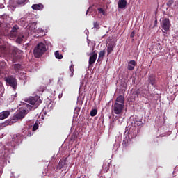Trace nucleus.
<instances>
[{
    "mask_svg": "<svg viewBox=\"0 0 178 178\" xmlns=\"http://www.w3.org/2000/svg\"><path fill=\"white\" fill-rule=\"evenodd\" d=\"M45 52H47V46L42 42L38 43L33 49V55L36 59H40Z\"/></svg>",
    "mask_w": 178,
    "mask_h": 178,
    "instance_id": "nucleus-1",
    "label": "nucleus"
},
{
    "mask_svg": "<svg viewBox=\"0 0 178 178\" xmlns=\"http://www.w3.org/2000/svg\"><path fill=\"white\" fill-rule=\"evenodd\" d=\"M27 102H29V104H31V105H33V109H35L38 107V105H40V104H42V100L40 99V96H35L29 97L27 100Z\"/></svg>",
    "mask_w": 178,
    "mask_h": 178,
    "instance_id": "nucleus-2",
    "label": "nucleus"
},
{
    "mask_svg": "<svg viewBox=\"0 0 178 178\" xmlns=\"http://www.w3.org/2000/svg\"><path fill=\"white\" fill-rule=\"evenodd\" d=\"M11 51L10 58L12 59V62L15 63V62H17V60L19 59V55H20L22 51L19 50L17 47H13Z\"/></svg>",
    "mask_w": 178,
    "mask_h": 178,
    "instance_id": "nucleus-3",
    "label": "nucleus"
},
{
    "mask_svg": "<svg viewBox=\"0 0 178 178\" xmlns=\"http://www.w3.org/2000/svg\"><path fill=\"white\" fill-rule=\"evenodd\" d=\"M6 83L7 86H10L13 88V90H16L17 88V81L16 78L13 76H8L6 79Z\"/></svg>",
    "mask_w": 178,
    "mask_h": 178,
    "instance_id": "nucleus-4",
    "label": "nucleus"
},
{
    "mask_svg": "<svg viewBox=\"0 0 178 178\" xmlns=\"http://www.w3.org/2000/svg\"><path fill=\"white\" fill-rule=\"evenodd\" d=\"M124 109V106L122 104H119L118 102H115L113 106V111L115 115H122Z\"/></svg>",
    "mask_w": 178,
    "mask_h": 178,
    "instance_id": "nucleus-5",
    "label": "nucleus"
},
{
    "mask_svg": "<svg viewBox=\"0 0 178 178\" xmlns=\"http://www.w3.org/2000/svg\"><path fill=\"white\" fill-rule=\"evenodd\" d=\"M17 33H19V26L15 25L10 30V33H4V35L10 37V38H16V37H17Z\"/></svg>",
    "mask_w": 178,
    "mask_h": 178,
    "instance_id": "nucleus-6",
    "label": "nucleus"
},
{
    "mask_svg": "<svg viewBox=\"0 0 178 178\" xmlns=\"http://www.w3.org/2000/svg\"><path fill=\"white\" fill-rule=\"evenodd\" d=\"M161 27L164 30L163 33H168L170 30V20H169V18H165L162 20Z\"/></svg>",
    "mask_w": 178,
    "mask_h": 178,
    "instance_id": "nucleus-7",
    "label": "nucleus"
},
{
    "mask_svg": "<svg viewBox=\"0 0 178 178\" xmlns=\"http://www.w3.org/2000/svg\"><path fill=\"white\" fill-rule=\"evenodd\" d=\"M27 113H29L27 112L26 110H23L21 111H19L15 115H14L13 119H14V120H20L23 119L24 118V116H26V115H27Z\"/></svg>",
    "mask_w": 178,
    "mask_h": 178,
    "instance_id": "nucleus-8",
    "label": "nucleus"
},
{
    "mask_svg": "<svg viewBox=\"0 0 178 178\" xmlns=\"http://www.w3.org/2000/svg\"><path fill=\"white\" fill-rule=\"evenodd\" d=\"M67 160V157L66 158H63L62 159L60 160L58 165H57V169H59V170L62 169H66L67 168L66 166V161Z\"/></svg>",
    "mask_w": 178,
    "mask_h": 178,
    "instance_id": "nucleus-9",
    "label": "nucleus"
},
{
    "mask_svg": "<svg viewBox=\"0 0 178 178\" xmlns=\"http://www.w3.org/2000/svg\"><path fill=\"white\" fill-rule=\"evenodd\" d=\"M93 54L89 57V66H91L95 63L98 54L97 53H92Z\"/></svg>",
    "mask_w": 178,
    "mask_h": 178,
    "instance_id": "nucleus-10",
    "label": "nucleus"
},
{
    "mask_svg": "<svg viewBox=\"0 0 178 178\" xmlns=\"http://www.w3.org/2000/svg\"><path fill=\"white\" fill-rule=\"evenodd\" d=\"M13 141L14 143H16V144H19V143H22L23 141V137L20 136V134H17L13 136Z\"/></svg>",
    "mask_w": 178,
    "mask_h": 178,
    "instance_id": "nucleus-11",
    "label": "nucleus"
},
{
    "mask_svg": "<svg viewBox=\"0 0 178 178\" xmlns=\"http://www.w3.org/2000/svg\"><path fill=\"white\" fill-rule=\"evenodd\" d=\"M127 6V1L126 0H119L118 3V9H124Z\"/></svg>",
    "mask_w": 178,
    "mask_h": 178,
    "instance_id": "nucleus-12",
    "label": "nucleus"
},
{
    "mask_svg": "<svg viewBox=\"0 0 178 178\" xmlns=\"http://www.w3.org/2000/svg\"><path fill=\"white\" fill-rule=\"evenodd\" d=\"M115 43L113 42H110L107 47V55H110L111 52H113L115 48Z\"/></svg>",
    "mask_w": 178,
    "mask_h": 178,
    "instance_id": "nucleus-13",
    "label": "nucleus"
},
{
    "mask_svg": "<svg viewBox=\"0 0 178 178\" xmlns=\"http://www.w3.org/2000/svg\"><path fill=\"white\" fill-rule=\"evenodd\" d=\"M31 8L33 10H42L44 9V5L42 3L33 4Z\"/></svg>",
    "mask_w": 178,
    "mask_h": 178,
    "instance_id": "nucleus-14",
    "label": "nucleus"
},
{
    "mask_svg": "<svg viewBox=\"0 0 178 178\" xmlns=\"http://www.w3.org/2000/svg\"><path fill=\"white\" fill-rule=\"evenodd\" d=\"M115 102L119 104L120 105H124V96L123 95H119L116 99Z\"/></svg>",
    "mask_w": 178,
    "mask_h": 178,
    "instance_id": "nucleus-15",
    "label": "nucleus"
},
{
    "mask_svg": "<svg viewBox=\"0 0 178 178\" xmlns=\"http://www.w3.org/2000/svg\"><path fill=\"white\" fill-rule=\"evenodd\" d=\"M10 115V112L9 111H6L0 113V120H3V119H6Z\"/></svg>",
    "mask_w": 178,
    "mask_h": 178,
    "instance_id": "nucleus-16",
    "label": "nucleus"
},
{
    "mask_svg": "<svg viewBox=\"0 0 178 178\" xmlns=\"http://www.w3.org/2000/svg\"><path fill=\"white\" fill-rule=\"evenodd\" d=\"M136 67V61L132 60L128 63L127 69L128 70H134V67Z\"/></svg>",
    "mask_w": 178,
    "mask_h": 178,
    "instance_id": "nucleus-17",
    "label": "nucleus"
},
{
    "mask_svg": "<svg viewBox=\"0 0 178 178\" xmlns=\"http://www.w3.org/2000/svg\"><path fill=\"white\" fill-rule=\"evenodd\" d=\"M12 67H13V69L16 73H17V72H20V70H22V65L19 64V63L13 65Z\"/></svg>",
    "mask_w": 178,
    "mask_h": 178,
    "instance_id": "nucleus-18",
    "label": "nucleus"
},
{
    "mask_svg": "<svg viewBox=\"0 0 178 178\" xmlns=\"http://www.w3.org/2000/svg\"><path fill=\"white\" fill-rule=\"evenodd\" d=\"M0 53L3 55H6L8 54V51L6 50V47L5 46H0Z\"/></svg>",
    "mask_w": 178,
    "mask_h": 178,
    "instance_id": "nucleus-19",
    "label": "nucleus"
},
{
    "mask_svg": "<svg viewBox=\"0 0 178 178\" xmlns=\"http://www.w3.org/2000/svg\"><path fill=\"white\" fill-rule=\"evenodd\" d=\"M149 84H152V86H155V77H154L153 76H149Z\"/></svg>",
    "mask_w": 178,
    "mask_h": 178,
    "instance_id": "nucleus-20",
    "label": "nucleus"
},
{
    "mask_svg": "<svg viewBox=\"0 0 178 178\" xmlns=\"http://www.w3.org/2000/svg\"><path fill=\"white\" fill-rule=\"evenodd\" d=\"M130 141H131L130 138L126 137L124 139L122 144H124L125 145V147H127V145H129L130 144Z\"/></svg>",
    "mask_w": 178,
    "mask_h": 178,
    "instance_id": "nucleus-21",
    "label": "nucleus"
},
{
    "mask_svg": "<svg viewBox=\"0 0 178 178\" xmlns=\"http://www.w3.org/2000/svg\"><path fill=\"white\" fill-rule=\"evenodd\" d=\"M54 55L56 59H62L63 58V56L59 54V51H55Z\"/></svg>",
    "mask_w": 178,
    "mask_h": 178,
    "instance_id": "nucleus-22",
    "label": "nucleus"
},
{
    "mask_svg": "<svg viewBox=\"0 0 178 178\" xmlns=\"http://www.w3.org/2000/svg\"><path fill=\"white\" fill-rule=\"evenodd\" d=\"M70 71L71 72L70 77H73V74L74 73V65H71L70 66Z\"/></svg>",
    "mask_w": 178,
    "mask_h": 178,
    "instance_id": "nucleus-23",
    "label": "nucleus"
},
{
    "mask_svg": "<svg viewBox=\"0 0 178 178\" xmlns=\"http://www.w3.org/2000/svg\"><path fill=\"white\" fill-rule=\"evenodd\" d=\"M97 113H98V110L92 109L90 111V116H92V117L96 116Z\"/></svg>",
    "mask_w": 178,
    "mask_h": 178,
    "instance_id": "nucleus-24",
    "label": "nucleus"
},
{
    "mask_svg": "<svg viewBox=\"0 0 178 178\" xmlns=\"http://www.w3.org/2000/svg\"><path fill=\"white\" fill-rule=\"evenodd\" d=\"M23 37L24 36H19L17 40H16V42L17 44H20L21 42H23Z\"/></svg>",
    "mask_w": 178,
    "mask_h": 178,
    "instance_id": "nucleus-25",
    "label": "nucleus"
},
{
    "mask_svg": "<svg viewBox=\"0 0 178 178\" xmlns=\"http://www.w3.org/2000/svg\"><path fill=\"white\" fill-rule=\"evenodd\" d=\"M38 127H39L38 123L35 122L32 129L33 131H35V130H38Z\"/></svg>",
    "mask_w": 178,
    "mask_h": 178,
    "instance_id": "nucleus-26",
    "label": "nucleus"
},
{
    "mask_svg": "<svg viewBox=\"0 0 178 178\" xmlns=\"http://www.w3.org/2000/svg\"><path fill=\"white\" fill-rule=\"evenodd\" d=\"M104 56H105V50L100 51L99 58H104Z\"/></svg>",
    "mask_w": 178,
    "mask_h": 178,
    "instance_id": "nucleus-27",
    "label": "nucleus"
},
{
    "mask_svg": "<svg viewBox=\"0 0 178 178\" xmlns=\"http://www.w3.org/2000/svg\"><path fill=\"white\" fill-rule=\"evenodd\" d=\"M99 13H102L104 16H105L106 13L105 10H104V8H99L97 9Z\"/></svg>",
    "mask_w": 178,
    "mask_h": 178,
    "instance_id": "nucleus-28",
    "label": "nucleus"
},
{
    "mask_svg": "<svg viewBox=\"0 0 178 178\" xmlns=\"http://www.w3.org/2000/svg\"><path fill=\"white\" fill-rule=\"evenodd\" d=\"M93 26L95 29H99V24H98V22L96 21L93 23Z\"/></svg>",
    "mask_w": 178,
    "mask_h": 178,
    "instance_id": "nucleus-29",
    "label": "nucleus"
},
{
    "mask_svg": "<svg viewBox=\"0 0 178 178\" xmlns=\"http://www.w3.org/2000/svg\"><path fill=\"white\" fill-rule=\"evenodd\" d=\"M26 1H27V0H18L17 3L18 5H23V3H24V2H26Z\"/></svg>",
    "mask_w": 178,
    "mask_h": 178,
    "instance_id": "nucleus-30",
    "label": "nucleus"
},
{
    "mask_svg": "<svg viewBox=\"0 0 178 178\" xmlns=\"http://www.w3.org/2000/svg\"><path fill=\"white\" fill-rule=\"evenodd\" d=\"M175 2V1L173 0H169L168 2H167V6H171V5H173V3Z\"/></svg>",
    "mask_w": 178,
    "mask_h": 178,
    "instance_id": "nucleus-31",
    "label": "nucleus"
},
{
    "mask_svg": "<svg viewBox=\"0 0 178 178\" xmlns=\"http://www.w3.org/2000/svg\"><path fill=\"white\" fill-rule=\"evenodd\" d=\"M134 34H136V33L134 31H133L130 35L131 38H133V37H134Z\"/></svg>",
    "mask_w": 178,
    "mask_h": 178,
    "instance_id": "nucleus-32",
    "label": "nucleus"
},
{
    "mask_svg": "<svg viewBox=\"0 0 178 178\" xmlns=\"http://www.w3.org/2000/svg\"><path fill=\"white\" fill-rule=\"evenodd\" d=\"M156 24H158V19H155L154 21V27L156 26Z\"/></svg>",
    "mask_w": 178,
    "mask_h": 178,
    "instance_id": "nucleus-33",
    "label": "nucleus"
},
{
    "mask_svg": "<svg viewBox=\"0 0 178 178\" xmlns=\"http://www.w3.org/2000/svg\"><path fill=\"white\" fill-rule=\"evenodd\" d=\"M106 169H107V170H109V163H107V166L106 167Z\"/></svg>",
    "mask_w": 178,
    "mask_h": 178,
    "instance_id": "nucleus-34",
    "label": "nucleus"
},
{
    "mask_svg": "<svg viewBox=\"0 0 178 178\" xmlns=\"http://www.w3.org/2000/svg\"><path fill=\"white\" fill-rule=\"evenodd\" d=\"M105 166H106V163H104L103 165V168H105Z\"/></svg>",
    "mask_w": 178,
    "mask_h": 178,
    "instance_id": "nucleus-35",
    "label": "nucleus"
},
{
    "mask_svg": "<svg viewBox=\"0 0 178 178\" xmlns=\"http://www.w3.org/2000/svg\"><path fill=\"white\" fill-rule=\"evenodd\" d=\"M3 124V126H6V124Z\"/></svg>",
    "mask_w": 178,
    "mask_h": 178,
    "instance_id": "nucleus-36",
    "label": "nucleus"
},
{
    "mask_svg": "<svg viewBox=\"0 0 178 178\" xmlns=\"http://www.w3.org/2000/svg\"><path fill=\"white\" fill-rule=\"evenodd\" d=\"M88 13V10H87V12H86V15Z\"/></svg>",
    "mask_w": 178,
    "mask_h": 178,
    "instance_id": "nucleus-37",
    "label": "nucleus"
}]
</instances>
